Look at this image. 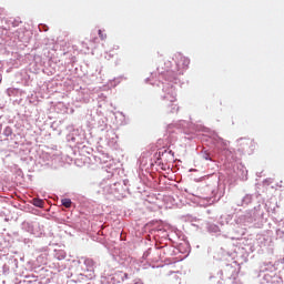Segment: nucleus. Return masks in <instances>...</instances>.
Returning <instances> with one entry per match:
<instances>
[{"label": "nucleus", "instance_id": "nucleus-1", "mask_svg": "<svg viewBox=\"0 0 284 284\" xmlns=\"http://www.w3.org/2000/svg\"><path fill=\"white\" fill-rule=\"evenodd\" d=\"M62 205H63L64 207H72V200H70V199H63V200H62Z\"/></svg>", "mask_w": 284, "mask_h": 284}, {"label": "nucleus", "instance_id": "nucleus-2", "mask_svg": "<svg viewBox=\"0 0 284 284\" xmlns=\"http://www.w3.org/2000/svg\"><path fill=\"white\" fill-rule=\"evenodd\" d=\"M43 200H39V199H34L33 200V205L36 206V207H43Z\"/></svg>", "mask_w": 284, "mask_h": 284}, {"label": "nucleus", "instance_id": "nucleus-4", "mask_svg": "<svg viewBox=\"0 0 284 284\" xmlns=\"http://www.w3.org/2000/svg\"><path fill=\"white\" fill-rule=\"evenodd\" d=\"M204 159L206 160V161H212V159H210V156H204Z\"/></svg>", "mask_w": 284, "mask_h": 284}, {"label": "nucleus", "instance_id": "nucleus-3", "mask_svg": "<svg viewBox=\"0 0 284 284\" xmlns=\"http://www.w3.org/2000/svg\"><path fill=\"white\" fill-rule=\"evenodd\" d=\"M99 37L102 41H105V39H108V34H104L102 30H99Z\"/></svg>", "mask_w": 284, "mask_h": 284}]
</instances>
